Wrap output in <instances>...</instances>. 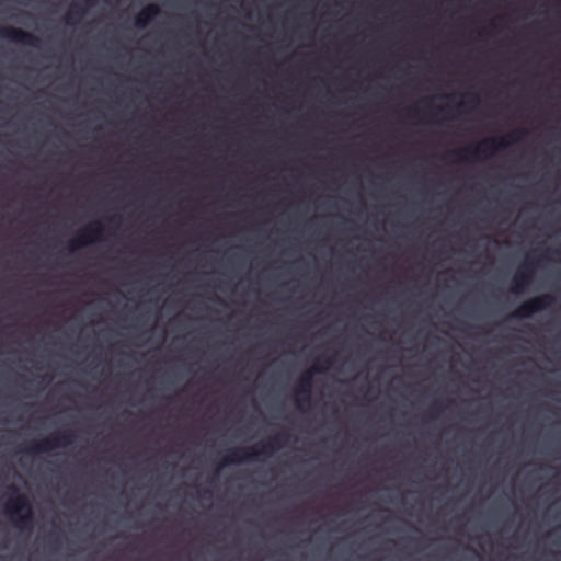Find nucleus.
Instances as JSON below:
<instances>
[{
	"mask_svg": "<svg viewBox=\"0 0 561 561\" xmlns=\"http://www.w3.org/2000/svg\"><path fill=\"white\" fill-rule=\"evenodd\" d=\"M287 434L280 433L270 437L265 442L256 444L255 446L229 449L227 455L219 462L216 471H219L226 465L254 461L261 455L268 456L278 449L287 440Z\"/></svg>",
	"mask_w": 561,
	"mask_h": 561,
	"instance_id": "f257e3e1",
	"label": "nucleus"
},
{
	"mask_svg": "<svg viewBox=\"0 0 561 561\" xmlns=\"http://www.w3.org/2000/svg\"><path fill=\"white\" fill-rule=\"evenodd\" d=\"M526 134V130H515L502 138H486L479 142L474 147H467L451 152V154L459 162L472 160H479L483 157H491L497 151H501L508 146L519 141L520 137Z\"/></svg>",
	"mask_w": 561,
	"mask_h": 561,
	"instance_id": "f03ea898",
	"label": "nucleus"
},
{
	"mask_svg": "<svg viewBox=\"0 0 561 561\" xmlns=\"http://www.w3.org/2000/svg\"><path fill=\"white\" fill-rule=\"evenodd\" d=\"M10 490L15 494L11 497L4 506V512L8 514L13 525L21 530H31L33 527V511L32 505L26 495L19 493L14 485Z\"/></svg>",
	"mask_w": 561,
	"mask_h": 561,
	"instance_id": "7ed1b4c3",
	"label": "nucleus"
},
{
	"mask_svg": "<svg viewBox=\"0 0 561 561\" xmlns=\"http://www.w3.org/2000/svg\"><path fill=\"white\" fill-rule=\"evenodd\" d=\"M332 364L331 358H318L317 364L313 366L312 370L306 371L302 374L298 381V386L295 389V393L297 396V405L299 408L302 407L304 403H310L311 401V388H312V376L313 371H323L327 367Z\"/></svg>",
	"mask_w": 561,
	"mask_h": 561,
	"instance_id": "20e7f679",
	"label": "nucleus"
},
{
	"mask_svg": "<svg viewBox=\"0 0 561 561\" xmlns=\"http://www.w3.org/2000/svg\"><path fill=\"white\" fill-rule=\"evenodd\" d=\"M75 435L72 432H58L51 434L50 436L33 443L27 449L26 453L31 455H37L42 453H48L53 449L65 447L70 445L73 442Z\"/></svg>",
	"mask_w": 561,
	"mask_h": 561,
	"instance_id": "39448f33",
	"label": "nucleus"
},
{
	"mask_svg": "<svg viewBox=\"0 0 561 561\" xmlns=\"http://www.w3.org/2000/svg\"><path fill=\"white\" fill-rule=\"evenodd\" d=\"M536 271V262L527 257L526 261L518 266L511 280V293L522 294L530 285Z\"/></svg>",
	"mask_w": 561,
	"mask_h": 561,
	"instance_id": "423d86ee",
	"label": "nucleus"
},
{
	"mask_svg": "<svg viewBox=\"0 0 561 561\" xmlns=\"http://www.w3.org/2000/svg\"><path fill=\"white\" fill-rule=\"evenodd\" d=\"M101 237L102 225L98 221L89 224L78 232L75 239L68 242V250L73 252L81 247L101 240Z\"/></svg>",
	"mask_w": 561,
	"mask_h": 561,
	"instance_id": "0eeeda50",
	"label": "nucleus"
},
{
	"mask_svg": "<svg viewBox=\"0 0 561 561\" xmlns=\"http://www.w3.org/2000/svg\"><path fill=\"white\" fill-rule=\"evenodd\" d=\"M0 37L30 47H38L41 44V41L36 35L13 26L1 27Z\"/></svg>",
	"mask_w": 561,
	"mask_h": 561,
	"instance_id": "6e6552de",
	"label": "nucleus"
},
{
	"mask_svg": "<svg viewBox=\"0 0 561 561\" xmlns=\"http://www.w3.org/2000/svg\"><path fill=\"white\" fill-rule=\"evenodd\" d=\"M90 0H83V4L80 2H73L70 7V10L67 12L65 16V22L68 25H73L79 22L87 12L88 5H90Z\"/></svg>",
	"mask_w": 561,
	"mask_h": 561,
	"instance_id": "1a4fd4ad",
	"label": "nucleus"
},
{
	"mask_svg": "<svg viewBox=\"0 0 561 561\" xmlns=\"http://www.w3.org/2000/svg\"><path fill=\"white\" fill-rule=\"evenodd\" d=\"M159 13L160 9L157 4H148L136 16L135 25L138 28H145Z\"/></svg>",
	"mask_w": 561,
	"mask_h": 561,
	"instance_id": "9d476101",
	"label": "nucleus"
},
{
	"mask_svg": "<svg viewBox=\"0 0 561 561\" xmlns=\"http://www.w3.org/2000/svg\"><path fill=\"white\" fill-rule=\"evenodd\" d=\"M505 316L515 317V316H531V314L530 313H524L522 311H515V312L506 313Z\"/></svg>",
	"mask_w": 561,
	"mask_h": 561,
	"instance_id": "9b49d317",
	"label": "nucleus"
},
{
	"mask_svg": "<svg viewBox=\"0 0 561 561\" xmlns=\"http://www.w3.org/2000/svg\"><path fill=\"white\" fill-rule=\"evenodd\" d=\"M431 410H432V411H439V410H440V408H439V405H438V404L434 403V404L431 407Z\"/></svg>",
	"mask_w": 561,
	"mask_h": 561,
	"instance_id": "f8f14e48",
	"label": "nucleus"
},
{
	"mask_svg": "<svg viewBox=\"0 0 561 561\" xmlns=\"http://www.w3.org/2000/svg\"><path fill=\"white\" fill-rule=\"evenodd\" d=\"M471 101H472L473 103H478V102H479V99H478V96H477V95H472V96H471Z\"/></svg>",
	"mask_w": 561,
	"mask_h": 561,
	"instance_id": "ddd939ff",
	"label": "nucleus"
},
{
	"mask_svg": "<svg viewBox=\"0 0 561 561\" xmlns=\"http://www.w3.org/2000/svg\"><path fill=\"white\" fill-rule=\"evenodd\" d=\"M53 543H54V548H57V546H58V540H53Z\"/></svg>",
	"mask_w": 561,
	"mask_h": 561,
	"instance_id": "4468645a",
	"label": "nucleus"
},
{
	"mask_svg": "<svg viewBox=\"0 0 561 561\" xmlns=\"http://www.w3.org/2000/svg\"><path fill=\"white\" fill-rule=\"evenodd\" d=\"M502 320H512L513 318H508V317H505V318H501Z\"/></svg>",
	"mask_w": 561,
	"mask_h": 561,
	"instance_id": "2eb2a0df",
	"label": "nucleus"
},
{
	"mask_svg": "<svg viewBox=\"0 0 561 561\" xmlns=\"http://www.w3.org/2000/svg\"><path fill=\"white\" fill-rule=\"evenodd\" d=\"M153 316L160 317V316H163V314H162V313H160V312H157V313H154Z\"/></svg>",
	"mask_w": 561,
	"mask_h": 561,
	"instance_id": "dca6fc26",
	"label": "nucleus"
},
{
	"mask_svg": "<svg viewBox=\"0 0 561 561\" xmlns=\"http://www.w3.org/2000/svg\"><path fill=\"white\" fill-rule=\"evenodd\" d=\"M409 112H411V113H416V110H415V108H413V110H410Z\"/></svg>",
	"mask_w": 561,
	"mask_h": 561,
	"instance_id": "f3484780",
	"label": "nucleus"
},
{
	"mask_svg": "<svg viewBox=\"0 0 561 561\" xmlns=\"http://www.w3.org/2000/svg\"><path fill=\"white\" fill-rule=\"evenodd\" d=\"M174 316L180 317V316H184V314L183 313H175Z\"/></svg>",
	"mask_w": 561,
	"mask_h": 561,
	"instance_id": "a211bd4d",
	"label": "nucleus"
},
{
	"mask_svg": "<svg viewBox=\"0 0 561 561\" xmlns=\"http://www.w3.org/2000/svg\"><path fill=\"white\" fill-rule=\"evenodd\" d=\"M228 316H229V317H232V316H237V314H236V313H229Z\"/></svg>",
	"mask_w": 561,
	"mask_h": 561,
	"instance_id": "6ab92c4d",
	"label": "nucleus"
},
{
	"mask_svg": "<svg viewBox=\"0 0 561 561\" xmlns=\"http://www.w3.org/2000/svg\"><path fill=\"white\" fill-rule=\"evenodd\" d=\"M42 316H43V317H46L47 314H46V313H43Z\"/></svg>",
	"mask_w": 561,
	"mask_h": 561,
	"instance_id": "aec40b11",
	"label": "nucleus"
},
{
	"mask_svg": "<svg viewBox=\"0 0 561 561\" xmlns=\"http://www.w3.org/2000/svg\"><path fill=\"white\" fill-rule=\"evenodd\" d=\"M316 316H317V317H320L321 314H320V313H317Z\"/></svg>",
	"mask_w": 561,
	"mask_h": 561,
	"instance_id": "412c9836",
	"label": "nucleus"
},
{
	"mask_svg": "<svg viewBox=\"0 0 561 561\" xmlns=\"http://www.w3.org/2000/svg\"><path fill=\"white\" fill-rule=\"evenodd\" d=\"M66 319H67V320H70L71 318H70V317H67Z\"/></svg>",
	"mask_w": 561,
	"mask_h": 561,
	"instance_id": "4be33fe9",
	"label": "nucleus"
},
{
	"mask_svg": "<svg viewBox=\"0 0 561 561\" xmlns=\"http://www.w3.org/2000/svg\"><path fill=\"white\" fill-rule=\"evenodd\" d=\"M98 319H99V320H102L103 318H102V317H99Z\"/></svg>",
	"mask_w": 561,
	"mask_h": 561,
	"instance_id": "5701e85b",
	"label": "nucleus"
},
{
	"mask_svg": "<svg viewBox=\"0 0 561 561\" xmlns=\"http://www.w3.org/2000/svg\"><path fill=\"white\" fill-rule=\"evenodd\" d=\"M123 319H124V320H127L128 318H127V317H124Z\"/></svg>",
	"mask_w": 561,
	"mask_h": 561,
	"instance_id": "b1692460",
	"label": "nucleus"
},
{
	"mask_svg": "<svg viewBox=\"0 0 561 561\" xmlns=\"http://www.w3.org/2000/svg\"><path fill=\"white\" fill-rule=\"evenodd\" d=\"M188 319H190V320H193L194 318H193V317H190Z\"/></svg>",
	"mask_w": 561,
	"mask_h": 561,
	"instance_id": "393cba45",
	"label": "nucleus"
},
{
	"mask_svg": "<svg viewBox=\"0 0 561 561\" xmlns=\"http://www.w3.org/2000/svg\"><path fill=\"white\" fill-rule=\"evenodd\" d=\"M333 319H334V320H337L339 318H337V317H334Z\"/></svg>",
	"mask_w": 561,
	"mask_h": 561,
	"instance_id": "a878e982",
	"label": "nucleus"
},
{
	"mask_svg": "<svg viewBox=\"0 0 561 561\" xmlns=\"http://www.w3.org/2000/svg\"><path fill=\"white\" fill-rule=\"evenodd\" d=\"M383 319H385V320H388L389 318H388V317H385Z\"/></svg>",
	"mask_w": 561,
	"mask_h": 561,
	"instance_id": "bb28decb",
	"label": "nucleus"
}]
</instances>
